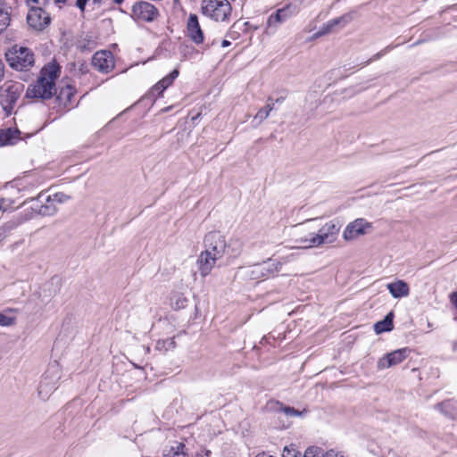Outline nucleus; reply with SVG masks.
I'll return each instance as SVG.
<instances>
[{"mask_svg": "<svg viewBox=\"0 0 457 457\" xmlns=\"http://www.w3.org/2000/svg\"><path fill=\"white\" fill-rule=\"evenodd\" d=\"M60 68L56 63H49L42 68L40 76L35 84L26 92L29 98L50 99L55 93V80L59 76Z\"/></svg>", "mask_w": 457, "mask_h": 457, "instance_id": "obj_1", "label": "nucleus"}, {"mask_svg": "<svg viewBox=\"0 0 457 457\" xmlns=\"http://www.w3.org/2000/svg\"><path fill=\"white\" fill-rule=\"evenodd\" d=\"M4 56L9 66L18 71H27L35 63L33 52L28 47L19 45L9 47L5 51Z\"/></svg>", "mask_w": 457, "mask_h": 457, "instance_id": "obj_2", "label": "nucleus"}, {"mask_svg": "<svg viewBox=\"0 0 457 457\" xmlns=\"http://www.w3.org/2000/svg\"><path fill=\"white\" fill-rule=\"evenodd\" d=\"M341 226L335 220L325 223L316 234H310L309 237H301L298 241L304 245V247H318L325 244H332L340 231Z\"/></svg>", "mask_w": 457, "mask_h": 457, "instance_id": "obj_3", "label": "nucleus"}, {"mask_svg": "<svg viewBox=\"0 0 457 457\" xmlns=\"http://www.w3.org/2000/svg\"><path fill=\"white\" fill-rule=\"evenodd\" d=\"M24 91V85L19 81L9 80L0 87V105L6 116H10Z\"/></svg>", "mask_w": 457, "mask_h": 457, "instance_id": "obj_4", "label": "nucleus"}, {"mask_svg": "<svg viewBox=\"0 0 457 457\" xmlns=\"http://www.w3.org/2000/svg\"><path fill=\"white\" fill-rule=\"evenodd\" d=\"M201 11L204 16L223 22L228 21L232 7L228 0H203Z\"/></svg>", "mask_w": 457, "mask_h": 457, "instance_id": "obj_5", "label": "nucleus"}, {"mask_svg": "<svg viewBox=\"0 0 457 457\" xmlns=\"http://www.w3.org/2000/svg\"><path fill=\"white\" fill-rule=\"evenodd\" d=\"M60 379V369L56 363L49 366L44 374L38 386V395L41 399L46 400L56 389Z\"/></svg>", "mask_w": 457, "mask_h": 457, "instance_id": "obj_6", "label": "nucleus"}, {"mask_svg": "<svg viewBox=\"0 0 457 457\" xmlns=\"http://www.w3.org/2000/svg\"><path fill=\"white\" fill-rule=\"evenodd\" d=\"M158 16V9L149 2L140 0L131 6V17L136 21L151 22Z\"/></svg>", "mask_w": 457, "mask_h": 457, "instance_id": "obj_7", "label": "nucleus"}, {"mask_svg": "<svg viewBox=\"0 0 457 457\" xmlns=\"http://www.w3.org/2000/svg\"><path fill=\"white\" fill-rule=\"evenodd\" d=\"M205 251L220 259L226 249V241L224 236L218 231H211L204 237Z\"/></svg>", "mask_w": 457, "mask_h": 457, "instance_id": "obj_8", "label": "nucleus"}, {"mask_svg": "<svg viewBox=\"0 0 457 457\" xmlns=\"http://www.w3.org/2000/svg\"><path fill=\"white\" fill-rule=\"evenodd\" d=\"M51 18L41 7H31L27 15V22L32 29L41 31L50 23Z\"/></svg>", "mask_w": 457, "mask_h": 457, "instance_id": "obj_9", "label": "nucleus"}, {"mask_svg": "<svg viewBox=\"0 0 457 457\" xmlns=\"http://www.w3.org/2000/svg\"><path fill=\"white\" fill-rule=\"evenodd\" d=\"M354 17V12H350L343 14L340 17L329 20L322 25L320 29L313 35V38H318L327 34L336 31L337 28L342 29L349 24Z\"/></svg>", "mask_w": 457, "mask_h": 457, "instance_id": "obj_10", "label": "nucleus"}, {"mask_svg": "<svg viewBox=\"0 0 457 457\" xmlns=\"http://www.w3.org/2000/svg\"><path fill=\"white\" fill-rule=\"evenodd\" d=\"M34 204L32 210L42 216H53L57 212L56 204L51 200V195H45L44 193L38 195L36 199H31Z\"/></svg>", "mask_w": 457, "mask_h": 457, "instance_id": "obj_11", "label": "nucleus"}, {"mask_svg": "<svg viewBox=\"0 0 457 457\" xmlns=\"http://www.w3.org/2000/svg\"><path fill=\"white\" fill-rule=\"evenodd\" d=\"M371 228V223L364 219H356L350 222L343 232V238L345 241H351L367 233V229Z\"/></svg>", "mask_w": 457, "mask_h": 457, "instance_id": "obj_12", "label": "nucleus"}, {"mask_svg": "<svg viewBox=\"0 0 457 457\" xmlns=\"http://www.w3.org/2000/svg\"><path fill=\"white\" fill-rule=\"evenodd\" d=\"M411 353V350L407 347L393 351L378 361V368L384 370L397 365L403 361Z\"/></svg>", "mask_w": 457, "mask_h": 457, "instance_id": "obj_13", "label": "nucleus"}, {"mask_svg": "<svg viewBox=\"0 0 457 457\" xmlns=\"http://www.w3.org/2000/svg\"><path fill=\"white\" fill-rule=\"evenodd\" d=\"M290 6L277 10L275 13L270 15L266 24V33L274 34L279 25L294 15Z\"/></svg>", "mask_w": 457, "mask_h": 457, "instance_id": "obj_14", "label": "nucleus"}, {"mask_svg": "<svg viewBox=\"0 0 457 457\" xmlns=\"http://www.w3.org/2000/svg\"><path fill=\"white\" fill-rule=\"evenodd\" d=\"M92 65L100 72L108 73L114 68V60L110 51L96 52L92 58Z\"/></svg>", "mask_w": 457, "mask_h": 457, "instance_id": "obj_15", "label": "nucleus"}, {"mask_svg": "<svg viewBox=\"0 0 457 457\" xmlns=\"http://www.w3.org/2000/svg\"><path fill=\"white\" fill-rule=\"evenodd\" d=\"M282 267V263L274 259H269L262 264L254 265L252 270L253 278L262 277H269L278 272Z\"/></svg>", "mask_w": 457, "mask_h": 457, "instance_id": "obj_16", "label": "nucleus"}, {"mask_svg": "<svg viewBox=\"0 0 457 457\" xmlns=\"http://www.w3.org/2000/svg\"><path fill=\"white\" fill-rule=\"evenodd\" d=\"M187 37L196 45L204 43V31L199 24L198 17L190 13L187 22Z\"/></svg>", "mask_w": 457, "mask_h": 457, "instance_id": "obj_17", "label": "nucleus"}, {"mask_svg": "<svg viewBox=\"0 0 457 457\" xmlns=\"http://www.w3.org/2000/svg\"><path fill=\"white\" fill-rule=\"evenodd\" d=\"M219 259L208 251H203L198 256L196 264L202 277H206L214 268Z\"/></svg>", "mask_w": 457, "mask_h": 457, "instance_id": "obj_18", "label": "nucleus"}, {"mask_svg": "<svg viewBox=\"0 0 457 457\" xmlns=\"http://www.w3.org/2000/svg\"><path fill=\"white\" fill-rule=\"evenodd\" d=\"M386 288L394 298H402L410 295V287L403 280H396L386 285Z\"/></svg>", "mask_w": 457, "mask_h": 457, "instance_id": "obj_19", "label": "nucleus"}, {"mask_svg": "<svg viewBox=\"0 0 457 457\" xmlns=\"http://www.w3.org/2000/svg\"><path fill=\"white\" fill-rule=\"evenodd\" d=\"M11 7L4 0H0V34L10 25Z\"/></svg>", "mask_w": 457, "mask_h": 457, "instance_id": "obj_20", "label": "nucleus"}, {"mask_svg": "<svg viewBox=\"0 0 457 457\" xmlns=\"http://www.w3.org/2000/svg\"><path fill=\"white\" fill-rule=\"evenodd\" d=\"M394 313L390 312L386 315L383 320L377 322L374 325V330L377 334L391 331L393 329Z\"/></svg>", "mask_w": 457, "mask_h": 457, "instance_id": "obj_21", "label": "nucleus"}, {"mask_svg": "<svg viewBox=\"0 0 457 457\" xmlns=\"http://www.w3.org/2000/svg\"><path fill=\"white\" fill-rule=\"evenodd\" d=\"M186 445L183 443H176L170 449L163 451V457H188L185 453Z\"/></svg>", "mask_w": 457, "mask_h": 457, "instance_id": "obj_22", "label": "nucleus"}, {"mask_svg": "<svg viewBox=\"0 0 457 457\" xmlns=\"http://www.w3.org/2000/svg\"><path fill=\"white\" fill-rule=\"evenodd\" d=\"M20 134V131L12 129H8L7 130H1L0 131V145H12L14 143V139L18 137V135Z\"/></svg>", "mask_w": 457, "mask_h": 457, "instance_id": "obj_23", "label": "nucleus"}, {"mask_svg": "<svg viewBox=\"0 0 457 457\" xmlns=\"http://www.w3.org/2000/svg\"><path fill=\"white\" fill-rule=\"evenodd\" d=\"M176 347V342L174 338H167L158 340L155 345V350L165 353L168 351L173 350Z\"/></svg>", "mask_w": 457, "mask_h": 457, "instance_id": "obj_24", "label": "nucleus"}, {"mask_svg": "<svg viewBox=\"0 0 457 457\" xmlns=\"http://www.w3.org/2000/svg\"><path fill=\"white\" fill-rule=\"evenodd\" d=\"M179 71L178 69L173 70L169 75L165 76L160 80L162 86H165V89L169 87L174 80L178 78Z\"/></svg>", "mask_w": 457, "mask_h": 457, "instance_id": "obj_25", "label": "nucleus"}, {"mask_svg": "<svg viewBox=\"0 0 457 457\" xmlns=\"http://www.w3.org/2000/svg\"><path fill=\"white\" fill-rule=\"evenodd\" d=\"M270 115L269 110H266L264 107L260 109L258 112L253 117V122H255L254 126L260 125L263 120H265Z\"/></svg>", "mask_w": 457, "mask_h": 457, "instance_id": "obj_26", "label": "nucleus"}, {"mask_svg": "<svg viewBox=\"0 0 457 457\" xmlns=\"http://www.w3.org/2000/svg\"><path fill=\"white\" fill-rule=\"evenodd\" d=\"M322 450L317 446L308 447L303 454V457H322Z\"/></svg>", "mask_w": 457, "mask_h": 457, "instance_id": "obj_27", "label": "nucleus"}, {"mask_svg": "<svg viewBox=\"0 0 457 457\" xmlns=\"http://www.w3.org/2000/svg\"><path fill=\"white\" fill-rule=\"evenodd\" d=\"M279 411L287 417H298L302 414L301 411L295 410L293 407L285 406L279 409Z\"/></svg>", "mask_w": 457, "mask_h": 457, "instance_id": "obj_28", "label": "nucleus"}, {"mask_svg": "<svg viewBox=\"0 0 457 457\" xmlns=\"http://www.w3.org/2000/svg\"><path fill=\"white\" fill-rule=\"evenodd\" d=\"M69 199H70V196L65 195L62 192H58V193H55L54 195H51V200L54 203V204H63L66 201H68Z\"/></svg>", "mask_w": 457, "mask_h": 457, "instance_id": "obj_29", "label": "nucleus"}, {"mask_svg": "<svg viewBox=\"0 0 457 457\" xmlns=\"http://www.w3.org/2000/svg\"><path fill=\"white\" fill-rule=\"evenodd\" d=\"M90 0H76V6L80 10V12H84L86 8V4ZM95 5L101 6L103 4V0H91Z\"/></svg>", "mask_w": 457, "mask_h": 457, "instance_id": "obj_30", "label": "nucleus"}, {"mask_svg": "<svg viewBox=\"0 0 457 457\" xmlns=\"http://www.w3.org/2000/svg\"><path fill=\"white\" fill-rule=\"evenodd\" d=\"M282 457H302V453L293 447H285Z\"/></svg>", "mask_w": 457, "mask_h": 457, "instance_id": "obj_31", "label": "nucleus"}, {"mask_svg": "<svg viewBox=\"0 0 457 457\" xmlns=\"http://www.w3.org/2000/svg\"><path fill=\"white\" fill-rule=\"evenodd\" d=\"M13 324V319L0 312V326L7 327Z\"/></svg>", "mask_w": 457, "mask_h": 457, "instance_id": "obj_32", "label": "nucleus"}, {"mask_svg": "<svg viewBox=\"0 0 457 457\" xmlns=\"http://www.w3.org/2000/svg\"><path fill=\"white\" fill-rule=\"evenodd\" d=\"M391 49H393V46H387L386 47H385L383 50H381L380 52L377 53L372 58H370L366 63H370L373 61H376L378 59H379L380 57H382L384 54H386V53H388Z\"/></svg>", "mask_w": 457, "mask_h": 457, "instance_id": "obj_33", "label": "nucleus"}, {"mask_svg": "<svg viewBox=\"0 0 457 457\" xmlns=\"http://www.w3.org/2000/svg\"><path fill=\"white\" fill-rule=\"evenodd\" d=\"M451 407V402L445 401L443 403H439L436 405V408L440 411L441 412H445V414H448V412L445 411V408Z\"/></svg>", "mask_w": 457, "mask_h": 457, "instance_id": "obj_34", "label": "nucleus"}, {"mask_svg": "<svg viewBox=\"0 0 457 457\" xmlns=\"http://www.w3.org/2000/svg\"><path fill=\"white\" fill-rule=\"evenodd\" d=\"M164 90H165V86H162V84H161L160 81H158L152 87V93L154 94L155 92H157L159 96H161Z\"/></svg>", "mask_w": 457, "mask_h": 457, "instance_id": "obj_35", "label": "nucleus"}, {"mask_svg": "<svg viewBox=\"0 0 457 457\" xmlns=\"http://www.w3.org/2000/svg\"><path fill=\"white\" fill-rule=\"evenodd\" d=\"M4 64L3 61L0 59V82L4 79Z\"/></svg>", "mask_w": 457, "mask_h": 457, "instance_id": "obj_36", "label": "nucleus"}, {"mask_svg": "<svg viewBox=\"0 0 457 457\" xmlns=\"http://www.w3.org/2000/svg\"><path fill=\"white\" fill-rule=\"evenodd\" d=\"M230 45H231V42H230V41H228V40H227V39H224V40H222V42H221V46H222V47H227V46H229Z\"/></svg>", "mask_w": 457, "mask_h": 457, "instance_id": "obj_37", "label": "nucleus"}, {"mask_svg": "<svg viewBox=\"0 0 457 457\" xmlns=\"http://www.w3.org/2000/svg\"><path fill=\"white\" fill-rule=\"evenodd\" d=\"M264 108L266 110H269V112L270 113V112L274 109V104H267Z\"/></svg>", "mask_w": 457, "mask_h": 457, "instance_id": "obj_38", "label": "nucleus"}, {"mask_svg": "<svg viewBox=\"0 0 457 457\" xmlns=\"http://www.w3.org/2000/svg\"><path fill=\"white\" fill-rule=\"evenodd\" d=\"M79 47L81 50H84V49H86V44L82 43V41H79Z\"/></svg>", "mask_w": 457, "mask_h": 457, "instance_id": "obj_39", "label": "nucleus"}, {"mask_svg": "<svg viewBox=\"0 0 457 457\" xmlns=\"http://www.w3.org/2000/svg\"><path fill=\"white\" fill-rule=\"evenodd\" d=\"M90 42L91 41L89 39V37H87V36L82 40V43H84V44H87V43H90Z\"/></svg>", "mask_w": 457, "mask_h": 457, "instance_id": "obj_40", "label": "nucleus"}, {"mask_svg": "<svg viewBox=\"0 0 457 457\" xmlns=\"http://www.w3.org/2000/svg\"><path fill=\"white\" fill-rule=\"evenodd\" d=\"M31 2H34V3H46V2H48L49 0H30Z\"/></svg>", "mask_w": 457, "mask_h": 457, "instance_id": "obj_41", "label": "nucleus"}, {"mask_svg": "<svg viewBox=\"0 0 457 457\" xmlns=\"http://www.w3.org/2000/svg\"><path fill=\"white\" fill-rule=\"evenodd\" d=\"M56 4H65L67 0H54Z\"/></svg>", "mask_w": 457, "mask_h": 457, "instance_id": "obj_42", "label": "nucleus"}, {"mask_svg": "<svg viewBox=\"0 0 457 457\" xmlns=\"http://www.w3.org/2000/svg\"><path fill=\"white\" fill-rule=\"evenodd\" d=\"M115 4H120L124 0H112Z\"/></svg>", "mask_w": 457, "mask_h": 457, "instance_id": "obj_43", "label": "nucleus"}, {"mask_svg": "<svg viewBox=\"0 0 457 457\" xmlns=\"http://www.w3.org/2000/svg\"><path fill=\"white\" fill-rule=\"evenodd\" d=\"M282 101H283V98H282V97L276 99V103H280V102H282Z\"/></svg>", "mask_w": 457, "mask_h": 457, "instance_id": "obj_44", "label": "nucleus"}]
</instances>
